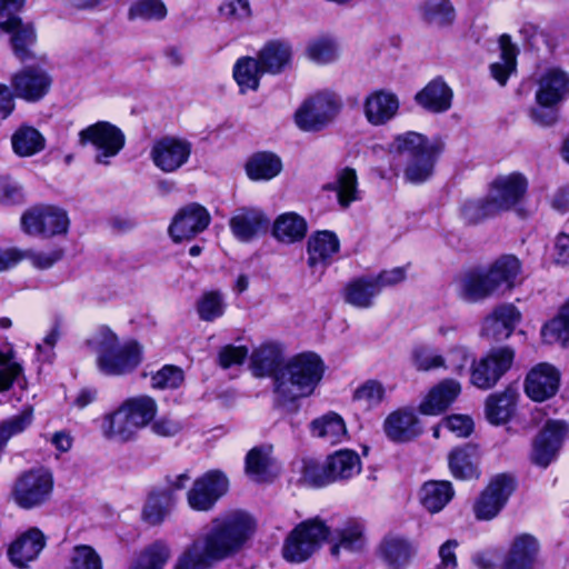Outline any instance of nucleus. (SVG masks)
Listing matches in <instances>:
<instances>
[{
  "mask_svg": "<svg viewBox=\"0 0 569 569\" xmlns=\"http://www.w3.org/2000/svg\"><path fill=\"white\" fill-rule=\"evenodd\" d=\"M208 210L198 203L181 208L169 226V234L174 242L190 240L204 231L210 224Z\"/></svg>",
  "mask_w": 569,
  "mask_h": 569,
  "instance_id": "obj_19",
  "label": "nucleus"
},
{
  "mask_svg": "<svg viewBox=\"0 0 569 569\" xmlns=\"http://www.w3.org/2000/svg\"><path fill=\"white\" fill-rule=\"evenodd\" d=\"M438 143L437 141H430L418 132L408 131L395 137L389 146V150L392 153L405 157L407 161L423 152L426 148H431Z\"/></svg>",
  "mask_w": 569,
  "mask_h": 569,
  "instance_id": "obj_50",
  "label": "nucleus"
},
{
  "mask_svg": "<svg viewBox=\"0 0 569 569\" xmlns=\"http://www.w3.org/2000/svg\"><path fill=\"white\" fill-rule=\"evenodd\" d=\"M567 433L568 426L563 421H548L533 443L532 461L547 467L555 459Z\"/></svg>",
  "mask_w": 569,
  "mask_h": 569,
  "instance_id": "obj_23",
  "label": "nucleus"
},
{
  "mask_svg": "<svg viewBox=\"0 0 569 569\" xmlns=\"http://www.w3.org/2000/svg\"><path fill=\"white\" fill-rule=\"evenodd\" d=\"M12 149L19 157H31L44 149V137L33 127L21 126L11 137Z\"/></svg>",
  "mask_w": 569,
  "mask_h": 569,
  "instance_id": "obj_49",
  "label": "nucleus"
},
{
  "mask_svg": "<svg viewBox=\"0 0 569 569\" xmlns=\"http://www.w3.org/2000/svg\"><path fill=\"white\" fill-rule=\"evenodd\" d=\"M480 452L475 445H463L453 448L448 455V467L453 478L469 480L478 478Z\"/></svg>",
  "mask_w": 569,
  "mask_h": 569,
  "instance_id": "obj_31",
  "label": "nucleus"
},
{
  "mask_svg": "<svg viewBox=\"0 0 569 569\" xmlns=\"http://www.w3.org/2000/svg\"><path fill=\"white\" fill-rule=\"evenodd\" d=\"M2 31L9 34L14 57L24 62L36 58L32 48L37 43V31L31 22H24L19 16H9L1 21Z\"/></svg>",
  "mask_w": 569,
  "mask_h": 569,
  "instance_id": "obj_21",
  "label": "nucleus"
},
{
  "mask_svg": "<svg viewBox=\"0 0 569 569\" xmlns=\"http://www.w3.org/2000/svg\"><path fill=\"white\" fill-rule=\"evenodd\" d=\"M516 351L503 346L490 349L471 366L470 382L482 390L493 388L512 367Z\"/></svg>",
  "mask_w": 569,
  "mask_h": 569,
  "instance_id": "obj_10",
  "label": "nucleus"
},
{
  "mask_svg": "<svg viewBox=\"0 0 569 569\" xmlns=\"http://www.w3.org/2000/svg\"><path fill=\"white\" fill-rule=\"evenodd\" d=\"M342 295L348 305L358 309H369L373 306L379 291L371 277H362L347 283Z\"/></svg>",
  "mask_w": 569,
  "mask_h": 569,
  "instance_id": "obj_44",
  "label": "nucleus"
},
{
  "mask_svg": "<svg viewBox=\"0 0 569 569\" xmlns=\"http://www.w3.org/2000/svg\"><path fill=\"white\" fill-rule=\"evenodd\" d=\"M387 437L395 442H408L421 435L422 428L416 413L409 409L391 412L383 422Z\"/></svg>",
  "mask_w": 569,
  "mask_h": 569,
  "instance_id": "obj_28",
  "label": "nucleus"
},
{
  "mask_svg": "<svg viewBox=\"0 0 569 569\" xmlns=\"http://www.w3.org/2000/svg\"><path fill=\"white\" fill-rule=\"evenodd\" d=\"M66 569H103V566L91 546L78 545L70 551Z\"/></svg>",
  "mask_w": 569,
  "mask_h": 569,
  "instance_id": "obj_59",
  "label": "nucleus"
},
{
  "mask_svg": "<svg viewBox=\"0 0 569 569\" xmlns=\"http://www.w3.org/2000/svg\"><path fill=\"white\" fill-rule=\"evenodd\" d=\"M47 536L38 527L19 532L8 545L7 557L18 569H29L47 546Z\"/></svg>",
  "mask_w": 569,
  "mask_h": 569,
  "instance_id": "obj_14",
  "label": "nucleus"
},
{
  "mask_svg": "<svg viewBox=\"0 0 569 569\" xmlns=\"http://www.w3.org/2000/svg\"><path fill=\"white\" fill-rule=\"evenodd\" d=\"M417 547L408 538L389 533L380 542L378 555L388 569H405L416 556Z\"/></svg>",
  "mask_w": 569,
  "mask_h": 569,
  "instance_id": "obj_25",
  "label": "nucleus"
},
{
  "mask_svg": "<svg viewBox=\"0 0 569 569\" xmlns=\"http://www.w3.org/2000/svg\"><path fill=\"white\" fill-rule=\"evenodd\" d=\"M560 373L549 363L533 367L525 380V391L535 401H545L556 395L559 388Z\"/></svg>",
  "mask_w": 569,
  "mask_h": 569,
  "instance_id": "obj_24",
  "label": "nucleus"
},
{
  "mask_svg": "<svg viewBox=\"0 0 569 569\" xmlns=\"http://www.w3.org/2000/svg\"><path fill=\"white\" fill-rule=\"evenodd\" d=\"M168 14L162 0H136L128 9V19L131 21H161Z\"/></svg>",
  "mask_w": 569,
  "mask_h": 569,
  "instance_id": "obj_56",
  "label": "nucleus"
},
{
  "mask_svg": "<svg viewBox=\"0 0 569 569\" xmlns=\"http://www.w3.org/2000/svg\"><path fill=\"white\" fill-rule=\"evenodd\" d=\"M174 505V497L171 491L152 492L146 502L142 518L149 525L161 523Z\"/></svg>",
  "mask_w": 569,
  "mask_h": 569,
  "instance_id": "obj_51",
  "label": "nucleus"
},
{
  "mask_svg": "<svg viewBox=\"0 0 569 569\" xmlns=\"http://www.w3.org/2000/svg\"><path fill=\"white\" fill-rule=\"evenodd\" d=\"M70 220L66 210L49 206H36L21 217L22 230L31 236L52 237L68 231Z\"/></svg>",
  "mask_w": 569,
  "mask_h": 569,
  "instance_id": "obj_12",
  "label": "nucleus"
},
{
  "mask_svg": "<svg viewBox=\"0 0 569 569\" xmlns=\"http://www.w3.org/2000/svg\"><path fill=\"white\" fill-rule=\"evenodd\" d=\"M254 519L244 511L213 518L178 556L173 569H210L237 555L256 531Z\"/></svg>",
  "mask_w": 569,
  "mask_h": 569,
  "instance_id": "obj_1",
  "label": "nucleus"
},
{
  "mask_svg": "<svg viewBox=\"0 0 569 569\" xmlns=\"http://www.w3.org/2000/svg\"><path fill=\"white\" fill-rule=\"evenodd\" d=\"M272 452L271 445H261L249 450L244 460V471L252 481L267 482L277 476L278 468Z\"/></svg>",
  "mask_w": 569,
  "mask_h": 569,
  "instance_id": "obj_29",
  "label": "nucleus"
},
{
  "mask_svg": "<svg viewBox=\"0 0 569 569\" xmlns=\"http://www.w3.org/2000/svg\"><path fill=\"white\" fill-rule=\"evenodd\" d=\"M569 91V76L558 68H549L537 80V108L530 110L531 120L539 126H551L558 117L555 107Z\"/></svg>",
  "mask_w": 569,
  "mask_h": 569,
  "instance_id": "obj_5",
  "label": "nucleus"
},
{
  "mask_svg": "<svg viewBox=\"0 0 569 569\" xmlns=\"http://www.w3.org/2000/svg\"><path fill=\"white\" fill-rule=\"evenodd\" d=\"M266 73L259 58L241 57L232 70L233 79L237 82L241 93L257 91L260 84L261 76Z\"/></svg>",
  "mask_w": 569,
  "mask_h": 569,
  "instance_id": "obj_43",
  "label": "nucleus"
},
{
  "mask_svg": "<svg viewBox=\"0 0 569 569\" xmlns=\"http://www.w3.org/2000/svg\"><path fill=\"white\" fill-rule=\"evenodd\" d=\"M292 49L289 42L283 40H271L267 42L258 53L263 70L277 74L287 68L291 61Z\"/></svg>",
  "mask_w": 569,
  "mask_h": 569,
  "instance_id": "obj_39",
  "label": "nucleus"
},
{
  "mask_svg": "<svg viewBox=\"0 0 569 569\" xmlns=\"http://www.w3.org/2000/svg\"><path fill=\"white\" fill-rule=\"evenodd\" d=\"M171 556L164 541H154L148 546L128 569H162Z\"/></svg>",
  "mask_w": 569,
  "mask_h": 569,
  "instance_id": "obj_53",
  "label": "nucleus"
},
{
  "mask_svg": "<svg viewBox=\"0 0 569 569\" xmlns=\"http://www.w3.org/2000/svg\"><path fill=\"white\" fill-rule=\"evenodd\" d=\"M539 546L528 533L517 536L509 549L501 569H532Z\"/></svg>",
  "mask_w": 569,
  "mask_h": 569,
  "instance_id": "obj_33",
  "label": "nucleus"
},
{
  "mask_svg": "<svg viewBox=\"0 0 569 569\" xmlns=\"http://www.w3.org/2000/svg\"><path fill=\"white\" fill-rule=\"evenodd\" d=\"M541 338L545 343H566L569 340V300L561 308L559 315L543 325Z\"/></svg>",
  "mask_w": 569,
  "mask_h": 569,
  "instance_id": "obj_55",
  "label": "nucleus"
},
{
  "mask_svg": "<svg viewBox=\"0 0 569 569\" xmlns=\"http://www.w3.org/2000/svg\"><path fill=\"white\" fill-rule=\"evenodd\" d=\"M496 295L511 291L521 282L522 266L512 254H505L483 268Z\"/></svg>",
  "mask_w": 569,
  "mask_h": 569,
  "instance_id": "obj_22",
  "label": "nucleus"
},
{
  "mask_svg": "<svg viewBox=\"0 0 569 569\" xmlns=\"http://www.w3.org/2000/svg\"><path fill=\"white\" fill-rule=\"evenodd\" d=\"M33 422V408L24 407L18 415L0 421V455L9 440L24 432Z\"/></svg>",
  "mask_w": 569,
  "mask_h": 569,
  "instance_id": "obj_52",
  "label": "nucleus"
},
{
  "mask_svg": "<svg viewBox=\"0 0 569 569\" xmlns=\"http://www.w3.org/2000/svg\"><path fill=\"white\" fill-rule=\"evenodd\" d=\"M184 380L183 371L176 366L167 365L151 377V386L156 389H176Z\"/></svg>",
  "mask_w": 569,
  "mask_h": 569,
  "instance_id": "obj_64",
  "label": "nucleus"
},
{
  "mask_svg": "<svg viewBox=\"0 0 569 569\" xmlns=\"http://www.w3.org/2000/svg\"><path fill=\"white\" fill-rule=\"evenodd\" d=\"M81 146L91 144L96 149L94 160L99 164L108 166L123 149L126 136L122 130L109 121H98L79 132Z\"/></svg>",
  "mask_w": 569,
  "mask_h": 569,
  "instance_id": "obj_9",
  "label": "nucleus"
},
{
  "mask_svg": "<svg viewBox=\"0 0 569 569\" xmlns=\"http://www.w3.org/2000/svg\"><path fill=\"white\" fill-rule=\"evenodd\" d=\"M244 169L250 180L268 181L282 171V161L272 152H258L248 159Z\"/></svg>",
  "mask_w": 569,
  "mask_h": 569,
  "instance_id": "obj_41",
  "label": "nucleus"
},
{
  "mask_svg": "<svg viewBox=\"0 0 569 569\" xmlns=\"http://www.w3.org/2000/svg\"><path fill=\"white\" fill-rule=\"evenodd\" d=\"M452 90L441 79H433L415 97L416 102L423 109L441 113L450 109Z\"/></svg>",
  "mask_w": 569,
  "mask_h": 569,
  "instance_id": "obj_35",
  "label": "nucleus"
},
{
  "mask_svg": "<svg viewBox=\"0 0 569 569\" xmlns=\"http://www.w3.org/2000/svg\"><path fill=\"white\" fill-rule=\"evenodd\" d=\"M520 319L521 313L513 305H501L483 320L481 335L496 341L508 339Z\"/></svg>",
  "mask_w": 569,
  "mask_h": 569,
  "instance_id": "obj_26",
  "label": "nucleus"
},
{
  "mask_svg": "<svg viewBox=\"0 0 569 569\" xmlns=\"http://www.w3.org/2000/svg\"><path fill=\"white\" fill-rule=\"evenodd\" d=\"M272 233L284 243L300 241L307 233V221L296 212L282 213L276 219Z\"/></svg>",
  "mask_w": 569,
  "mask_h": 569,
  "instance_id": "obj_46",
  "label": "nucleus"
},
{
  "mask_svg": "<svg viewBox=\"0 0 569 569\" xmlns=\"http://www.w3.org/2000/svg\"><path fill=\"white\" fill-rule=\"evenodd\" d=\"M411 361L418 371H430L446 367V357L423 345L413 347Z\"/></svg>",
  "mask_w": 569,
  "mask_h": 569,
  "instance_id": "obj_60",
  "label": "nucleus"
},
{
  "mask_svg": "<svg viewBox=\"0 0 569 569\" xmlns=\"http://www.w3.org/2000/svg\"><path fill=\"white\" fill-rule=\"evenodd\" d=\"M332 536L331 528L319 517L297 525L284 540L282 556L289 562L308 560Z\"/></svg>",
  "mask_w": 569,
  "mask_h": 569,
  "instance_id": "obj_7",
  "label": "nucleus"
},
{
  "mask_svg": "<svg viewBox=\"0 0 569 569\" xmlns=\"http://www.w3.org/2000/svg\"><path fill=\"white\" fill-rule=\"evenodd\" d=\"M226 303L219 291L204 292L197 303V311L201 320L213 321L224 313Z\"/></svg>",
  "mask_w": 569,
  "mask_h": 569,
  "instance_id": "obj_61",
  "label": "nucleus"
},
{
  "mask_svg": "<svg viewBox=\"0 0 569 569\" xmlns=\"http://www.w3.org/2000/svg\"><path fill=\"white\" fill-rule=\"evenodd\" d=\"M357 184L356 171L346 168L338 173L336 181L326 188L336 191L339 204L347 208L351 202L359 199Z\"/></svg>",
  "mask_w": 569,
  "mask_h": 569,
  "instance_id": "obj_54",
  "label": "nucleus"
},
{
  "mask_svg": "<svg viewBox=\"0 0 569 569\" xmlns=\"http://www.w3.org/2000/svg\"><path fill=\"white\" fill-rule=\"evenodd\" d=\"M417 11L420 20L432 28H447L456 20V9L450 0H423Z\"/></svg>",
  "mask_w": 569,
  "mask_h": 569,
  "instance_id": "obj_36",
  "label": "nucleus"
},
{
  "mask_svg": "<svg viewBox=\"0 0 569 569\" xmlns=\"http://www.w3.org/2000/svg\"><path fill=\"white\" fill-rule=\"evenodd\" d=\"M306 54L311 61L319 64H326L337 58L338 49L332 40L321 38L313 40L308 44Z\"/></svg>",
  "mask_w": 569,
  "mask_h": 569,
  "instance_id": "obj_62",
  "label": "nucleus"
},
{
  "mask_svg": "<svg viewBox=\"0 0 569 569\" xmlns=\"http://www.w3.org/2000/svg\"><path fill=\"white\" fill-rule=\"evenodd\" d=\"M268 224L264 213L253 207H242L234 211L229 220V227L241 242H249L257 238Z\"/></svg>",
  "mask_w": 569,
  "mask_h": 569,
  "instance_id": "obj_27",
  "label": "nucleus"
},
{
  "mask_svg": "<svg viewBox=\"0 0 569 569\" xmlns=\"http://www.w3.org/2000/svg\"><path fill=\"white\" fill-rule=\"evenodd\" d=\"M190 141L178 137H162L156 140L150 150L153 164L166 173H171L184 166L191 156Z\"/></svg>",
  "mask_w": 569,
  "mask_h": 569,
  "instance_id": "obj_16",
  "label": "nucleus"
},
{
  "mask_svg": "<svg viewBox=\"0 0 569 569\" xmlns=\"http://www.w3.org/2000/svg\"><path fill=\"white\" fill-rule=\"evenodd\" d=\"M52 74L40 64L24 66L10 77V88L16 98L27 102H39L51 90Z\"/></svg>",
  "mask_w": 569,
  "mask_h": 569,
  "instance_id": "obj_11",
  "label": "nucleus"
},
{
  "mask_svg": "<svg viewBox=\"0 0 569 569\" xmlns=\"http://www.w3.org/2000/svg\"><path fill=\"white\" fill-rule=\"evenodd\" d=\"M311 435L330 445L340 443L348 436L343 419L335 412H329L315 419L311 422Z\"/></svg>",
  "mask_w": 569,
  "mask_h": 569,
  "instance_id": "obj_45",
  "label": "nucleus"
},
{
  "mask_svg": "<svg viewBox=\"0 0 569 569\" xmlns=\"http://www.w3.org/2000/svg\"><path fill=\"white\" fill-rule=\"evenodd\" d=\"M328 469L333 481L348 480L361 472L362 463L359 455L351 449H340L328 456Z\"/></svg>",
  "mask_w": 569,
  "mask_h": 569,
  "instance_id": "obj_40",
  "label": "nucleus"
},
{
  "mask_svg": "<svg viewBox=\"0 0 569 569\" xmlns=\"http://www.w3.org/2000/svg\"><path fill=\"white\" fill-rule=\"evenodd\" d=\"M332 536L331 528L319 517L297 525L284 540L282 556L289 562L308 560Z\"/></svg>",
  "mask_w": 569,
  "mask_h": 569,
  "instance_id": "obj_6",
  "label": "nucleus"
},
{
  "mask_svg": "<svg viewBox=\"0 0 569 569\" xmlns=\"http://www.w3.org/2000/svg\"><path fill=\"white\" fill-rule=\"evenodd\" d=\"M157 412L158 406L153 398H129L116 411L104 417L103 433L110 439L129 441L153 420Z\"/></svg>",
  "mask_w": 569,
  "mask_h": 569,
  "instance_id": "obj_4",
  "label": "nucleus"
},
{
  "mask_svg": "<svg viewBox=\"0 0 569 569\" xmlns=\"http://www.w3.org/2000/svg\"><path fill=\"white\" fill-rule=\"evenodd\" d=\"M400 108L398 96L388 89L370 91L363 99L362 112L367 122L380 127L392 121Z\"/></svg>",
  "mask_w": 569,
  "mask_h": 569,
  "instance_id": "obj_20",
  "label": "nucleus"
},
{
  "mask_svg": "<svg viewBox=\"0 0 569 569\" xmlns=\"http://www.w3.org/2000/svg\"><path fill=\"white\" fill-rule=\"evenodd\" d=\"M452 497L453 488L450 481H429L420 490L421 503L431 513L442 510Z\"/></svg>",
  "mask_w": 569,
  "mask_h": 569,
  "instance_id": "obj_48",
  "label": "nucleus"
},
{
  "mask_svg": "<svg viewBox=\"0 0 569 569\" xmlns=\"http://www.w3.org/2000/svg\"><path fill=\"white\" fill-rule=\"evenodd\" d=\"M386 397L385 386L375 379L360 385L353 392V400L365 409L378 407Z\"/></svg>",
  "mask_w": 569,
  "mask_h": 569,
  "instance_id": "obj_58",
  "label": "nucleus"
},
{
  "mask_svg": "<svg viewBox=\"0 0 569 569\" xmlns=\"http://www.w3.org/2000/svg\"><path fill=\"white\" fill-rule=\"evenodd\" d=\"M456 286L458 296L469 302L485 300L496 295L483 268L466 271L458 278Z\"/></svg>",
  "mask_w": 569,
  "mask_h": 569,
  "instance_id": "obj_32",
  "label": "nucleus"
},
{
  "mask_svg": "<svg viewBox=\"0 0 569 569\" xmlns=\"http://www.w3.org/2000/svg\"><path fill=\"white\" fill-rule=\"evenodd\" d=\"M528 189L526 177L519 172L498 176L490 183L488 197L498 213L511 210L525 197Z\"/></svg>",
  "mask_w": 569,
  "mask_h": 569,
  "instance_id": "obj_18",
  "label": "nucleus"
},
{
  "mask_svg": "<svg viewBox=\"0 0 569 569\" xmlns=\"http://www.w3.org/2000/svg\"><path fill=\"white\" fill-rule=\"evenodd\" d=\"M442 150L441 143L426 148L423 152L406 161L405 178L411 183H421L428 180L435 169V163Z\"/></svg>",
  "mask_w": 569,
  "mask_h": 569,
  "instance_id": "obj_38",
  "label": "nucleus"
},
{
  "mask_svg": "<svg viewBox=\"0 0 569 569\" xmlns=\"http://www.w3.org/2000/svg\"><path fill=\"white\" fill-rule=\"evenodd\" d=\"M515 488V480L508 475H498L492 478L475 503L476 518L479 520H491L497 517Z\"/></svg>",
  "mask_w": 569,
  "mask_h": 569,
  "instance_id": "obj_17",
  "label": "nucleus"
},
{
  "mask_svg": "<svg viewBox=\"0 0 569 569\" xmlns=\"http://www.w3.org/2000/svg\"><path fill=\"white\" fill-rule=\"evenodd\" d=\"M342 108L341 98L332 91H319L307 99L296 110V126L306 132H319L329 127Z\"/></svg>",
  "mask_w": 569,
  "mask_h": 569,
  "instance_id": "obj_8",
  "label": "nucleus"
},
{
  "mask_svg": "<svg viewBox=\"0 0 569 569\" xmlns=\"http://www.w3.org/2000/svg\"><path fill=\"white\" fill-rule=\"evenodd\" d=\"M330 553L338 558L340 550L358 551L365 546L363 526L361 522L350 519L340 528L335 530V536L330 539Z\"/></svg>",
  "mask_w": 569,
  "mask_h": 569,
  "instance_id": "obj_37",
  "label": "nucleus"
},
{
  "mask_svg": "<svg viewBox=\"0 0 569 569\" xmlns=\"http://www.w3.org/2000/svg\"><path fill=\"white\" fill-rule=\"evenodd\" d=\"M339 239L332 231H317L308 240V262L311 267L331 263L339 251Z\"/></svg>",
  "mask_w": 569,
  "mask_h": 569,
  "instance_id": "obj_34",
  "label": "nucleus"
},
{
  "mask_svg": "<svg viewBox=\"0 0 569 569\" xmlns=\"http://www.w3.org/2000/svg\"><path fill=\"white\" fill-rule=\"evenodd\" d=\"M518 393L512 388L492 393L486 401V417L492 425H502L512 416Z\"/></svg>",
  "mask_w": 569,
  "mask_h": 569,
  "instance_id": "obj_42",
  "label": "nucleus"
},
{
  "mask_svg": "<svg viewBox=\"0 0 569 569\" xmlns=\"http://www.w3.org/2000/svg\"><path fill=\"white\" fill-rule=\"evenodd\" d=\"M229 488L224 473L211 470L196 479L187 493L188 505L197 511H208L222 497Z\"/></svg>",
  "mask_w": 569,
  "mask_h": 569,
  "instance_id": "obj_15",
  "label": "nucleus"
},
{
  "mask_svg": "<svg viewBox=\"0 0 569 569\" xmlns=\"http://www.w3.org/2000/svg\"><path fill=\"white\" fill-rule=\"evenodd\" d=\"M282 348L277 342H264L250 357L253 375L259 378L273 376L274 392L292 401L311 395L323 375V363L315 353H301L281 367Z\"/></svg>",
  "mask_w": 569,
  "mask_h": 569,
  "instance_id": "obj_2",
  "label": "nucleus"
},
{
  "mask_svg": "<svg viewBox=\"0 0 569 569\" xmlns=\"http://www.w3.org/2000/svg\"><path fill=\"white\" fill-rule=\"evenodd\" d=\"M96 353V366L104 376H124L142 361V347L134 339L120 341L108 326H100L87 340Z\"/></svg>",
  "mask_w": 569,
  "mask_h": 569,
  "instance_id": "obj_3",
  "label": "nucleus"
},
{
  "mask_svg": "<svg viewBox=\"0 0 569 569\" xmlns=\"http://www.w3.org/2000/svg\"><path fill=\"white\" fill-rule=\"evenodd\" d=\"M21 366L10 352H0V393L9 390L14 381H20Z\"/></svg>",
  "mask_w": 569,
  "mask_h": 569,
  "instance_id": "obj_63",
  "label": "nucleus"
},
{
  "mask_svg": "<svg viewBox=\"0 0 569 569\" xmlns=\"http://www.w3.org/2000/svg\"><path fill=\"white\" fill-rule=\"evenodd\" d=\"M52 488L53 479L48 470H30L17 479L12 492L13 500L19 507L31 509L44 503Z\"/></svg>",
  "mask_w": 569,
  "mask_h": 569,
  "instance_id": "obj_13",
  "label": "nucleus"
},
{
  "mask_svg": "<svg viewBox=\"0 0 569 569\" xmlns=\"http://www.w3.org/2000/svg\"><path fill=\"white\" fill-rule=\"evenodd\" d=\"M500 61L490 66V72L501 86L507 83L509 76L517 69L518 49L511 42L509 34H502L499 38Z\"/></svg>",
  "mask_w": 569,
  "mask_h": 569,
  "instance_id": "obj_47",
  "label": "nucleus"
},
{
  "mask_svg": "<svg viewBox=\"0 0 569 569\" xmlns=\"http://www.w3.org/2000/svg\"><path fill=\"white\" fill-rule=\"evenodd\" d=\"M460 218L468 224H476L482 220L498 214L489 197L482 199H468L460 206Z\"/></svg>",
  "mask_w": 569,
  "mask_h": 569,
  "instance_id": "obj_57",
  "label": "nucleus"
},
{
  "mask_svg": "<svg viewBox=\"0 0 569 569\" xmlns=\"http://www.w3.org/2000/svg\"><path fill=\"white\" fill-rule=\"evenodd\" d=\"M461 392V385L453 379H445L432 387L419 405V411L427 416H438L446 411Z\"/></svg>",
  "mask_w": 569,
  "mask_h": 569,
  "instance_id": "obj_30",
  "label": "nucleus"
}]
</instances>
